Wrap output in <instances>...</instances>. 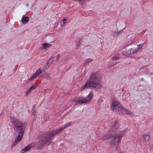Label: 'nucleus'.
<instances>
[{"mask_svg": "<svg viewBox=\"0 0 153 153\" xmlns=\"http://www.w3.org/2000/svg\"><path fill=\"white\" fill-rule=\"evenodd\" d=\"M100 81L99 74L97 72L92 73L85 84L81 88V90L82 91L88 88L99 89L102 86L100 84Z\"/></svg>", "mask_w": 153, "mask_h": 153, "instance_id": "obj_1", "label": "nucleus"}, {"mask_svg": "<svg viewBox=\"0 0 153 153\" xmlns=\"http://www.w3.org/2000/svg\"><path fill=\"white\" fill-rule=\"evenodd\" d=\"M118 122L116 121L112 126V131L109 137L106 135L105 138L107 139L111 138L114 139V141L115 143H119L120 142L122 136L124 134V133L120 132V130L118 128Z\"/></svg>", "mask_w": 153, "mask_h": 153, "instance_id": "obj_2", "label": "nucleus"}, {"mask_svg": "<svg viewBox=\"0 0 153 153\" xmlns=\"http://www.w3.org/2000/svg\"><path fill=\"white\" fill-rule=\"evenodd\" d=\"M111 108L114 111L123 114H131V113L129 111L122 107L119 102L116 100L113 101L111 106Z\"/></svg>", "mask_w": 153, "mask_h": 153, "instance_id": "obj_3", "label": "nucleus"}, {"mask_svg": "<svg viewBox=\"0 0 153 153\" xmlns=\"http://www.w3.org/2000/svg\"><path fill=\"white\" fill-rule=\"evenodd\" d=\"M12 121L14 126L15 130L19 133H24L26 126L25 124L14 118L12 119Z\"/></svg>", "mask_w": 153, "mask_h": 153, "instance_id": "obj_4", "label": "nucleus"}, {"mask_svg": "<svg viewBox=\"0 0 153 153\" xmlns=\"http://www.w3.org/2000/svg\"><path fill=\"white\" fill-rule=\"evenodd\" d=\"M92 95L91 93H89L86 98L80 97L78 100L76 102V104H78L79 103H85L89 102L92 98Z\"/></svg>", "mask_w": 153, "mask_h": 153, "instance_id": "obj_5", "label": "nucleus"}, {"mask_svg": "<svg viewBox=\"0 0 153 153\" xmlns=\"http://www.w3.org/2000/svg\"><path fill=\"white\" fill-rule=\"evenodd\" d=\"M55 135L53 131L48 133L46 136L43 138L42 143L43 144H45L51 138Z\"/></svg>", "mask_w": 153, "mask_h": 153, "instance_id": "obj_6", "label": "nucleus"}, {"mask_svg": "<svg viewBox=\"0 0 153 153\" xmlns=\"http://www.w3.org/2000/svg\"><path fill=\"white\" fill-rule=\"evenodd\" d=\"M71 124V123L66 124L64 125V127L60 128L59 129H56L54 130L53 131L54 135H56L57 134L59 133L62 130L64 129L68 126H70Z\"/></svg>", "mask_w": 153, "mask_h": 153, "instance_id": "obj_7", "label": "nucleus"}, {"mask_svg": "<svg viewBox=\"0 0 153 153\" xmlns=\"http://www.w3.org/2000/svg\"><path fill=\"white\" fill-rule=\"evenodd\" d=\"M42 71L40 69H38L36 72L33 75L31 76V78L29 79V81H32L36 79L37 77H38L39 75L41 74Z\"/></svg>", "mask_w": 153, "mask_h": 153, "instance_id": "obj_8", "label": "nucleus"}, {"mask_svg": "<svg viewBox=\"0 0 153 153\" xmlns=\"http://www.w3.org/2000/svg\"><path fill=\"white\" fill-rule=\"evenodd\" d=\"M24 133L22 132L19 133V135L17 137L16 139L15 140V142L13 143V145L15 146L16 144L21 140L22 137L23 136Z\"/></svg>", "mask_w": 153, "mask_h": 153, "instance_id": "obj_9", "label": "nucleus"}, {"mask_svg": "<svg viewBox=\"0 0 153 153\" xmlns=\"http://www.w3.org/2000/svg\"><path fill=\"white\" fill-rule=\"evenodd\" d=\"M138 51V49L136 48V46H135L134 47L131 48L130 50H128L127 52V53L128 54H131L132 53H135Z\"/></svg>", "mask_w": 153, "mask_h": 153, "instance_id": "obj_10", "label": "nucleus"}, {"mask_svg": "<svg viewBox=\"0 0 153 153\" xmlns=\"http://www.w3.org/2000/svg\"><path fill=\"white\" fill-rule=\"evenodd\" d=\"M34 146V144L33 143H31L29 145L25 148L24 149H22L21 152L22 153H24L26 151H29Z\"/></svg>", "mask_w": 153, "mask_h": 153, "instance_id": "obj_11", "label": "nucleus"}, {"mask_svg": "<svg viewBox=\"0 0 153 153\" xmlns=\"http://www.w3.org/2000/svg\"><path fill=\"white\" fill-rule=\"evenodd\" d=\"M36 88V86L34 85H32L30 87L27 91L26 94V95H27L29 94L31 91Z\"/></svg>", "mask_w": 153, "mask_h": 153, "instance_id": "obj_12", "label": "nucleus"}, {"mask_svg": "<svg viewBox=\"0 0 153 153\" xmlns=\"http://www.w3.org/2000/svg\"><path fill=\"white\" fill-rule=\"evenodd\" d=\"M29 18L27 17H24L22 18V22L24 24L26 23L28 21Z\"/></svg>", "mask_w": 153, "mask_h": 153, "instance_id": "obj_13", "label": "nucleus"}, {"mask_svg": "<svg viewBox=\"0 0 153 153\" xmlns=\"http://www.w3.org/2000/svg\"><path fill=\"white\" fill-rule=\"evenodd\" d=\"M143 137L144 138V139L146 142L148 141L149 139L150 136L149 135L145 134L143 135Z\"/></svg>", "mask_w": 153, "mask_h": 153, "instance_id": "obj_14", "label": "nucleus"}, {"mask_svg": "<svg viewBox=\"0 0 153 153\" xmlns=\"http://www.w3.org/2000/svg\"><path fill=\"white\" fill-rule=\"evenodd\" d=\"M54 58V57L53 56H52L50 59L47 61V64L48 65H50L51 64L53 61Z\"/></svg>", "mask_w": 153, "mask_h": 153, "instance_id": "obj_15", "label": "nucleus"}, {"mask_svg": "<svg viewBox=\"0 0 153 153\" xmlns=\"http://www.w3.org/2000/svg\"><path fill=\"white\" fill-rule=\"evenodd\" d=\"M51 45V44L46 43H45L43 44V48L44 49H47L49 47H50Z\"/></svg>", "mask_w": 153, "mask_h": 153, "instance_id": "obj_16", "label": "nucleus"}, {"mask_svg": "<svg viewBox=\"0 0 153 153\" xmlns=\"http://www.w3.org/2000/svg\"><path fill=\"white\" fill-rule=\"evenodd\" d=\"M66 20L65 19H63L62 21L60 22V23L61 26H63L64 24L66 22Z\"/></svg>", "mask_w": 153, "mask_h": 153, "instance_id": "obj_17", "label": "nucleus"}, {"mask_svg": "<svg viewBox=\"0 0 153 153\" xmlns=\"http://www.w3.org/2000/svg\"><path fill=\"white\" fill-rule=\"evenodd\" d=\"M143 45V44H139V45H137V46H136V48H137V49H138V50H139V49H140L141 48H142Z\"/></svg>", "mask_w": 153, "mask_h": 153, "instance_id": "obj_18", "label": "nucleus"}, {"mask_svg": "<svg viewBox=\"0 0 153 153\" xmlns=\"http://www.w3.org/2000/svg\"><path fill=\"white\" fill-rule=\"evenodd\" d=\"M119 56H114L113 57V59H119Z\"/></svg>", "mask_w": 153, "mask_h": 153, "instance_id": "obj_19", "label": "nucleus"}, {"mask_svg": "<svg viewBox=\"0 0 153 153\" xmlns=\"http://www.w3.org/2000/svg\"><path fill=\"white\" fill-rule=\"evenodd\" d=\"M60 56L59 55H58L56 56V60L58 61L60 58Z\"/></svg>", "mask_w": 153, "mask_h": 153, "instance_id": "obj_20", "label": "nucleus"}, {"mask_svg": "<svg viewBox=\"0 0 153 153\" xmlns=\"http://www.w3.org/2000/svg\"><path fill=\"white\" fill-rule=\"evenodd\" d=\"M80 40H79V42H78L77 43V44L78 45H80L81 44V43L80 42Z\"/></svg>", "mask_w": 153, "mask_h": 153, "instance_id": "obj_21", "label": "nucleus"}]
</instances>
